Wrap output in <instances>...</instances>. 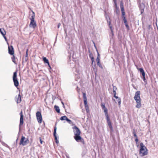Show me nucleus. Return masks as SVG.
<instances>
[{"label": "nucleus", "instance_id": "35", "mask_svg": "<svg viewBox=\"0 0 158 158\" xmlns=\"http://www.w3.org/2000/svg\"><path fill=\"white\" fill-rule=\"evenodd\" d=\"M85 105H86L87 104V99L84 100Z\"/></svg>", "mask_w": 158, "mask_h": 158}, {"label": "nucleus", "instance_id": "9", "mask_svg": "<svg viewBox=\"0 0 158 158\" xmlns=\"http://www.w3.org/2000/svg\"><path fill=\"white\" fill-rule=\"evenodd\" d=\"M20 123L19 125V129L20 128L21 126L22 125L23 123V112L21 111L20 113Z\"/></svg>", "mask_w": 158, "mask_h": 158}, {"label": "nucleus", "instance_id": "20", "mask_svg": "<svg viewBox=\"0 0 158 158\" xmlns=\"http://www.w3.org/2000/svg\"><path fill=\"white\" fill-rule=\"evenodd\" d=\"M104 110V113H105V114L106 116V118L109 117L108 114L107 110V108L105 110Z\"/></svg>", "mask_w": 158, "mask_h": 158}, {"label": "nucleus", "instance_id": "48", "mask_svg": "<svg viewBox=\"0 0 158 158\" xmlns=\"http://www.w3.org/2000/svg\"><path fill=\"white\" fill-rule=\"evenodd\" d=\"M124 23H125V24H127V20L124 21Z\"/></svg>", "mask_w": 158, "mask_h": 158}, {"label": "nucleus", "instance_id": "19", "mask_svg": "<svg viewBox=\"0 0 158 158\" xmlns=\"http://www.w3.org/2000/svg\"><path fill=\"white\" fill-rule=\"evenodd\" d=\"M54 108L56 111L58 113H59L60 112V109L58 106L55 105L54 106Z\"/></svg>", "mask_w": 158, "mask_h": 158}, {"label": "nucleus", "instance_id": "16", "mask_svg": "<svg viewBox=\"0 0 158 158\" xmlns=\"http://www.w3.org/2000/svg\"><path fill=\"white\" fill-rule=\"evenodd\" d=\"M0 32L2 36H4L6 34V32L3 28L0 29Z\"/></svg>", "mask_w": 158, "mask_h": 158}, {"label": "nucleus", "instance_id": "38", "mask_svg": "<svg viewBox=\"0 0 158 158\" xmlns=\"http://www.w3.org/2000/svg\"><path fill=\"white\" fill-rule=\"evenodd\" d=\"M90 59H91V60L92 62H94V63L95 62H94V57H92L91 58H90Z\"/></svg>", "mask_w": 158, "mask_h": 158}, {"label": "nucleus", "instance_id": "53", "mask_svg": "<svg viewBox=\"0 0 158 158\" xmlns=\"http://www.w3.org/2000/svg\"><path fill=\"white\" fill-rule=\"evenodd\" d=\"M95 65H95V64H94V67H95Z\"/></svg>", "mask_w": 158, "mask_h": 158}, {"label": "nucleus", "instance_id": "52", "mask_svg": "<svg viewBox=\"0 0 158 158\" xmlns=\"http://www.w3.org/2000/svg\"><path fill=\"white\" fill-rule=\"evenodd\" d=\"M93 62H92V65H93Z\"/></svg>", "mask_w": 158, "mask_h": 158}, {"label": "nucleus", "instance_id": "17", "mask_svg": "<svg viewBox=\"0 0 158 158\" xmlns=\"http://www.w3.org/2000/svg\"><path fill=\"white\" fill-rule=\"evenodd\" d=\"M140 73H141L143 77L145 76V73L143 68H141L139 69Z\"/></svg>", "mask_w": 158, "mask_h": 158}, {"label": "nucleus", "instance_id": "50", "mask_svg": "<svg viewBox=\"0 0 158 158\" xmlns=\"http://www.w3.org/2000/svg\"><path fill=\"white\" fill-rule=\"evenodd\" d=\"M94 43V46L96 48V47L95 46V44Z\"/></svg>", "mask_w": 158, "mask_h": 158}, {"label": "nucleus", "instance_id": "25", "mask_svg": "<svg viewBox=\"0 0 158 158\" xmlns=\"http://www.w3.org/2000/svg\"><path fill=\"white\" fill-rule=\"evenodd\" d=\"M101 106L102 108V109L103 110L106 109V107L105 104H102L101 105Z\"/></svg>", "mask_w": 158, "mask_h": 158}, {"label": "nucleus", "instance_id": "28", "mask_svg": "<svg viewBox=\"0 0 158 158\" xmlns=\"http://www.w3.org/2000/svg\"><path fill=\"white\" fill-rule=\"evenodd\" d=\"M1 143L2 144V145H3V146L6 147H7V146H8V145L6 144L5 143L3 142H1Z\"/></svg>", "mask_w": 158, "mask_h": 158}, {"label": "nucleus", "instance_id": "43", "mask_svg": "<svg viewBox=\"0 0 158 158\" xmlns=\"http://www.w3.org/2000/svg\"><path fill=\"white\" fill-rule=\"evenodd\" d=\"M28 49H27L26 50V56H26L27 57V55H28V54H27V52H28Z\"/></svg>", "mask_w": 158, "mask_h": 158}, {"label": "nucleus", "instance_id": "33", "mask_svg": "<svg viewBox=\"0 0 158 158\" xmlns=\"http://www.w3.org/2000/svg\"><path fill=\"white\" fill-rule=\"evenodd\" d=\"M66 120L69 123L71 124V120L69 119L67 117L66 119Z\"/></svg>", "mask_w": 158, "mask_h": 158}, {"label": "nucleus", "instance_id": "2", "mask_svg": "<svg viewBox=\"0 0 158 158\" xmlns=\"http://www.w3.org/2000/svg\"><path fill=\"white\" fill-rule=\"evenodd\" d=\"M140 148L139 150V154L141 156H143L147 154V149L142 143H140Z\"/></svg>", "mask_w": 158, "mask_h": 158}, {"label": "nucleus", "instance_id": "49", "mask_svg": "<svg viewBox=\"0 0 158 158\" xmlns=\"http://www.w3.org/2000/svg\"><path fill=\"white\" fill-rule=\"evenodd\" d=\"M66 157L67 158H70L69 156H66Z\"/></svg>", "mask_w": 158, "mask_h": 158}, {"label": "nucleus", "instance_id": "42", "mask_svg": "<svg viewBox=\"0 0 158 158\" xmlns=\"http://www.w3.org/2000/svg\"><path fill=\"white\" fill-rule=\"evenodd\" d=\"M89 57L90 58H91L92 57H93V54L91 53H90L89 54Z\"/></svg>", "mask_w": 158, "mask_h": 158}, {"label": "nucleus", "instance_id": "3", "mask_svg": "<svg viewBox=\"0 0 158 158\" xmlns=\"http://www.w3.org/2000/svg\"><path fill=\"white\" fill-rule=\"evenodd\" d=\"M32 12L33 15L30 18L31 22L29 24V26L30 27L35 28L36 27V23L35 21V14L33 11Z\"/></svg>", "mask_w": 158, "mask_h": 158}, {"label": "nucleus", "instance_id": "32", "mask_svg": "<svg viewBox=\"0 0 158 158\" xmlns=\"http://www.w3.org/2000/svg\"><path fill=\"white\" fill-rule=\"evenodd\" d=\"M120 8L121 11H124V7L123 5H121Z\"/></svg>", "mask_w": 158, "mask_h": 158}, {"label": "nucleus", "instance_id": "1", "mask_svg": "<svg viewBox=\"0 0 158 158\" xmlns=\"http://www.w3.org/2000/svg\"><path fill=\"white\" fill-rule=\"evenodd\" d=\"M140 94V92L139 91H137L135 92V96L134 97V99L136 101L137 103L136 107L138 108H140L141 106Z\"/></svg>", "mask_w": 158, "mask_h": 158}, {"label": "nucleus", "instance_id": "7", "mask_svg": "<svg viewBox=\"0 0 158 158\" xmlns=\"http://www.w3.org/2000/svg\"><path fill=\"white\" fill-rule=\"evenodd\" d=\"M37 120L39 123L42 122V118L41 113L40 111H37L36 114Z\"/></svg>", "mask_w": 158, "mask_h": 158}, {"label": "nucleus", "instance_id": "29", "mask_svg": "<svg viewBox=\"0 0 158 158\" xmlns=\"http://www.w3.org/2000/svg\"><path fill=\"white\" fill-rule=\"evenodd\" d=\"M12 61L15 63H16L15 61V56L14 55H13V56L12 57Z\"/></svg>", "mask_w": 158, "mask_h": 158}, {"label": "nucleus", "instance_id": "6", "mask_svg": "<svg viewBox=\"0 0 158 158\" xmlns=\"http://www.w3.org/2000/svg\"><path fill=\"white\" fill-rule=\"evenodd\" d=\"M74 138L77 142H81L83 144H85L84 140L80 136V135L77 134V135H74Z\"/></svg>", "mask_w": 158, "mask_h": 158}, {"label": "nucleus", "instance_id": "23", "mask_svg": "<svg viewBox=\"0 0 158 158\" xmlns=\"http://www.w3.org/2000/svg\"><path fill=\"white\" fill-rule=\"evenodd\" d=\"M97 64L98 66L101 69H103V67L101 64H100V61H97Z\"/></svg>", "mask_w": 158, "mask_h": 158}, {"label": "nucleus", "instance_id": "14", "mask_svg": "<svg viewBox=\"0 0 158 158\" xmlns=\"http://www.w3.org/2000/svg\"><path fill=\"white\" fill-rule=\"evenodd\" d=\"M56 127H55L54 128V133H53V135L55 137V140H56V142L57 143H59V141L57 139V138L56 135Z\"/></svg>", "mask_w": 158, "mask_h": 158}, {"label": "nucleus", "instance_id": "8", "mask_svg": "<svg viewBox=\"0 0 158 158\" xmlns=\"http://www.w3.org/2000/svg\"><path fill=\"white\" fill-rule=\"evenodd\" d=\"M73 132L74 135L77 134L80 135L81 131L76 126H74L73 127Z\"/></svg>", "mask_w": 158, "mask_h": 158}, {"label": "nucleus", "instance_id": "37", "mask_svg": "<svg viewBox=\"0 0 158 158\" xmlns=\"http://www.w3.org/2000/svg\"><path fill=\"white\" fill-rule=\"evenodd\" d=\"M122 15L123 16H125V12L124 11H122Z\"/></svg>", "mask_w": 158, "mask_h": 158}, {"label": "nucleus", "instance_id": "36", "mask_svg": "<svg viewBox=\"0 0 158 158\" xmlns=\"http://www.w3.org/2000/svg\"><path fill=\"white\" fill-rule=\"evenodd\" d=\"M114 98H115L116 99L118 98H119L118 96H116V93H114Z\"/></svg>", "mask_w": 158, "mask_h": 158}, {"label": "nucleus", "instance_id": "40", "mask_svg": "<svg viewBox=\"0 0 158 158\" xmlns=\"http://www.w3.org/2000/svg\"><path fill=\"white\" fill-rule=\"evenodd\" d=\"M135 141L136 142V143H137V142H138V137H136L135 139Z\"/></svg>", "mask_w": 158, "mask_h": 158}, {"label": "nucleus", "instance_id": "22", "mask_svg": "<svg viewBox=\"0 0 158 158\" xmlns=\"http://www.w3.org/2000/svg\"><path fill=\"white\" fill-rule=\"evenodd\" d=\"M97 52H98V56L97 57V59H96V61H97H97H100V58H99L100 55H99V54L98 52V51L97 50Z\"/></svg>", "mask_w": 158, "mask_h": 158}, {"label": "nucleus", "instance_id": "21", "mask_svg": "<svg viewBox=\"0 0 158 158\" xmlns=\"http://www.w3.org/2000/svg\"><path fill=\"white\" fill-rule=\"evenodd\" d=\"M67 118V117L66 116H65L61 117L60 119V120L62 121L65 120H66V119Z\"/></svg>", "mask_w": 158, "mask_h": 158}, {"label": "nucleus", "instance_id": "41", "mask_svg": "<svg viewBox=\"0 0 158 158\" xmlns=\"http://www.w3.org/2000/svg\"><path fill=\"white\" fill-rule=\"evenodd\" d=\"M40 140V142L41 144H42L43 143V141L41 139V137L39 138Z\"/></svg>", "mask_w": 158, "mask_h": 158}, {"label": "nucleus", "instance_id": "5", "mask_svg": "<svg viewBox=\"0 0 158 158\" xmlns=\"http://www.w3.org/2000/svg\"><path fill=\"white\" fill-rule=\"evenodd\" d=\"M13 80L14 83V85L16 87H17L19 85V82L17 78V71L14 73L13 76Z\"/></svg>", "mask_w": 158, "mask_h": 158}, {"label": "nucleus", "instance_id": "46", "mask_svg": "<svg viewBox=\"0 0 158 158\" xmlns=\"http://www.w3.org/2000/svg\"><path fill=\"white\" fill-rule=\"evenodd\" d=\"M60 25H61L60 23H58V26H57L58 28H59L60 27Z\"/></svg>", "mask_w": 158, "mask_h": 158}, {"label": "nucleus", "instance_id": "51", "mask_svg": "<svg viewBox=\"0 0 158 158\" xmlns=\"http://www.w3.org/2000/svg\"><path fill=\"white\" fill-rule=\"evenodd\" d=\"M62 104L64 106V103L63 102H62Z\"/></svg>", "mask_w": 158, "mask_h": 158}, {"label": "nucleus", "instance_id": "15", "mask_svg": "<svg viewBox=\"0 0 158 158\" xmlns=\"http://www.w3.org/2000/svg\"><path fill=\"white\" fill-rule=\"evenodd\" d=\"M43 59L44 63H47L48 65V66L51 69V68L50 65L48 60L47 59L46 57L44 56L43 57Z\"/></svg>", "mask_w": 158, "mask_h": 158}, {"label": "nucleus", "instance_id": "44", "mask_svg": "<svg viewBox=\"0 0 158 158\" xmlns=\"http://www.w3.org/2000/svg\"><path fill=\"white\" fill-rule=\"evenodd\" d=\"M123 21H125V20H127L126 19V17L125 16H123Z\"/></svg>", "mask_w": 158, "mask_h": 158}, {"label": "nucleus", "instance_id": "13", "mask_svg": "<svg viewBox=\"0 0 158 158\" xmlns=\"http://www.w3.org/2000/svg\"><path fill=\"white\" fill-rule=\"evenodd\" d=\"M106 19L107 21V22L108 23V24L109 25V26L111 32L112 33V35H113V29H112V27L111 26V25H110L111 22H110V18L109 17H108V18H107V17H106Z\"/></svg>", "mask_w": 158, "mask_h": 158}, {"label": "nucleus", "instance_id": "47", "mask_svg": "<svg viewBox=\"0 0 158 158\" xmlns=\"http://www.w3.org/2000/svg\"><path fill=\"white\" fill-rule=\"evenodd\" d=\"M3 36V37L5 39V40H6V36H5V35H4V36Z\"/></svg>", "mask_w": 158, "mask_h": 158}, {"label": "nucleus", "instance_id": "27", "mask_svg": "<svg viewBox=\"0 0 158 158\" xmlns=\"http://www.w3.org/2000/svg\"><path fill=\"white\" fill-rule=\"evenodd\" d=\"M117 101L118 102V104L120 106L121 103V100L120 98H118V99Z\"/></svg>", "mask_w": 158, "mask_h": 158}, {"label": "nucleus", "instance_id": "30", "mask_svg": "<svg viewBox=\"0 0 158 158\" xmlns=\"http://www.w3.org/2000/svg\"><path fill=\"white\" fill-rule=\"evenodd\" d=\"M133 135H134V136L136 137H136H137V135H136V133L135 132V130H133Z\"/></svg>", "mask_w": 158, "mask_h": 158}, {"label": "nucleus", "instance_id": "26", "mask_svg": "<svg viewBox=\"0 0 158 158\" xmlns=\"http://www.w3.org/2000/svg\"><path fill=\"white\" fill-rule=\"evenodd\" d=\"M83 98L84 100L87 99V98L86 96V94L85 93H83Z\"/></svg>", "mask_w": 158, "mask_h": 158}, {"label": "nucleus", "instance_id": "4", "mask_svg": "<svg viewBox=\"0 0 158 158\" xmlns=\"http://www.w3.org/2000/svg\"><path fill=\"white\" fill-rule=\"evenodd\" d=\"M29 143V140L28 138H26L23 136L21 137L19 144L23 146H25L28 144Z\"/></svg>", "mask_w": 158, "mask_h": 158}, {"label": "nucleus", "instance_id": "39", "mask_svg": "<svg viewBox=\"0 0 158 158\" xmlns=\"http://www.w3.org/2000/svg\"><path fill=\"white\" fill-rule=\"evenodd\" d=\"M143 80L144 82H146L147 81L145 79V76L143 77Z\"/></svg>", "mask_w": 158, "mask_h": 158}, {"label": "nucleus", "instance_id": "10", "mask_svg": "<svg viewBox=\"0 0 158 158\" xmlns=\"http://www.w3.org/2000/svg\"><path fill=\"white\" fill-rule=\"evenodd\" d=\"M8 52L11 55L14 54V48L12 46H8Z\"/></svg>", "mask_w": 158, "mask_h": 158}, {"label": "nucleus", "instance_id": "11", "mask_svg": "<svg viewBox=\"0 0 158 158\" xmlns=\"http://www.w3.org/2000/svg\"><path fill=\"white\" fill-rule=\"evenodd\" d=\"M106 120H107V123L108 124V125L110 127V129L111 131L113 130V127L112 126L111 123V121L110 120V118L109 117L106 118Z\"/></svg>", "mask_w": 158, "mask_h": 158}, {"label": "nucleus", "instance_id": "18", "mask_svg": "<svg viewBox=\"0 0 158 158\" xmlns=\"http://www.w3.org/2000/svg\"><path fill=\"white\" fill-rule=\"evenodd\" d=\"M21 97L20 95V94H19L18 95V98L17 99V102L18 103H19L21 102Z\"/></svg>", "mask_w": 158, "mask_h": 158}, {"label": "nucleus", "instance_id": "45", "mask_svg": "<svg viewBox=\"0 0 158 158\" xmlns=\"http://www.w3.org/2000/svg\"><path fill=\"white\" fill-rule=\"evenodd\" d=\"M125 26L127 28H128L129 27L128 25L127 24H125Z\"/></svg>", "mask_w": 158, "mask_h": 158}, {"label": "nucleus", "instance_id": "34", "mask_svg": "<svg viewBox=\"0 0 158 158\" xmlns=\"http://www.w3.org/2000/svg\"><path fill=\"white\" fill-rule=\"evenodd\" d=\"M23 61H24L25 62H26L28 60L27 57L26 56H25V57L23 59Z\"/></svg>", "mask_w": 158, "mask_h": 158}, {"label": "nucleus", "instance_id": "12", "mask_svg": "<svg viewBox=\"0 0 158 158\" xmlns=\"http://www.w3.org/2000/svg\"><path fill=\"white\" fill-rule=\"evenodd\" d=\"M139 8L141 12V14H142L144 11V9L145 8V5L143 3L140 4Z\"/></svg>", "mask_w": 158, "mask_h": 158}, {"label": "nucleus", "instance_id": "31", "mask_svg": "<svg viewBox=\"0 0 158 158\" xmlns=\"http://www.w3.org/2000/svg\"><path fill=\"white\" fill-rule=\"evenodd\" d=\"M85 108L86 110V111L87 112H88V111L89 110V107H88V105L87 104L86 105H85Z\"/></svg>", "mask_w": 158, "mask_h": 158}, {"label": "nucleus", "instance_id": "24", "mask_svg": "<svg viewBox=\"0 0 158 158\" xmlns=\"http://www.w3.org/2000/svg\"><path fill=\"white\" fill-rule=\"evenodd\" d=\"M113 93H116V91L117 89V88L115 86H113Z\"/></svg>", "mask_w": 158, "mask_h": 158}]
</instances>
